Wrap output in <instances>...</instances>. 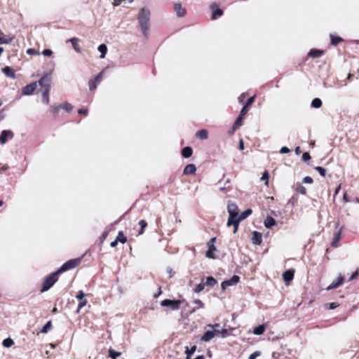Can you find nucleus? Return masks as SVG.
Masks as SVG:
<instances>
[{
  "mask_svg": "<svg viewBox=\"0 0 359 359\" xmlns=\"http://www.w3.org/2000/svg\"><path fill=\"white\" fill-rule=\"evenodd\" d=\"M151 12L147 8H142L140 9L138 14V23L142 29V34L144 37L147 38L149 36V28L150 22Z\"/></svg>",
  "mask_w": 359,
  "mask_h": 359,
  "instance_id": "nucleus-1",
  "label": "nucleus"
},
{
  "mask_svg": "<svg viewBox=\"0 0 359 359\" xmlns=\"http://www.w3.org/2000/svg\"><path fill=\"white\" fill-rule=\"evenodd\" d=\"M227 210L229 215L228 221H227V226H233V233H236L238 229V222L236 221V219L238 217V209L236 203H229L227 206Z\"/></svg>",
  "mask_w": 359,
  "mask_h": 359,
  "instance_id": "nucleus-2",
  "label": "nucleus"
},
{
  "mask_svg": "<svg viewBox=\"0 0 359 359\" xmlns=\"http://www.w3.org/2000/svg\"><path fill=\"white\" fill-rule=\"evenodd\" d=\"M81 257L68 260L57 270V273H62L79 266L81 262Z\"/></svg>",
  "mask_w": 359,
  "mask_h": 359,
  "instance_id": "nucleus-3",
  "label": "nucleus"
},
{
  "mask_svg": "<svg viewBox=\"0 0 359 359\" xmlns=\"http://www.w3.org/2000/svg\"><path fill=\"white\" fill-rule=\"evenodd\" d=\"M59 273H57V271L56 272L51 273L50 275L46 277L43 283L41 289L42 292L48 291L54 285V283L57 280V275Z\"/></svg>",
  "mask_w": 359,
  "mask_h": 359,
  "instance_id": "nucleus-4",
  "label": "nucleus"
},
{
  "mask_svg": "<svg viewBox=\"0 0 359 359\" xmlns=\"http://www.w3.org/2000/svg\"><path fill=\"white\" fill-rule=\"evenodd\" d=\"M182 302V301L181 300L164 299L161 302V306L163 307H170L172 310L177 311L180 309Z\"/></svg>",
  "mask_w": 359,
  "mask_h": 359,
  "instance_id": "nucleus-5",
  "label": "nucleus"
},
{
  "mask_svg": "<svg viewBox=\"0 0 359 359\" xmlns=\"http://www.w3.org/2000/svg\"><path fill=\"white\" fill-rule=\"evenodd\" d=\"M50 82L51 78L50 74H46L43 75L41 79L39 81V83L41 86L42 90L47 88V90H50Z\"/></svg>",
  "mask_w": 359,
  "mask_h": 359,
  "instance_id": "nucleus-6",
  "label": "nucleus"
},
{
  "mask_svg": "<svg viewBox=\"0 0 359 359\" xmlns=\"http://www.w3.org/2000/svg\"><path fill=\"white\" fill-rule=\"evenodd\" d=\"M239 280V276L234 275L229 280L223 281L221 285L222 290H225L229 286L236 285Z\"/></svg>",
  "mask_w": 359,
  "mask_h": 359,
  "instance_id": "nucleus-7",
  "label": "nucleus"
},
{
  "mask_svg": "<svg viewBox=\"0 0 359 359\" xmlns=\"http://www.w3.org/2000/svg\"><path fill=\"white\" fill-rule=\"evenodd\" d=\"M104 72H101L98 75H97L94 79H92L89 81V89L90 90H93L97 88V84H99L102 80V77Z\"/></svg>",
  "mask_w": 359,
  "mask_h": 359,
  "instance_id": "nucleus-8",
  "label": "nucleus"
},
{
  "mask_svg": "<svg viewBox=\"0 0 359 359\" xmlns=\"http://www.w3.org/2000/svg\"><path fill=\"white\" fill-rule=\"evenodd\" d=\"M14 137L13 133L10 130H4L1 132L0 135V142L5 144L8 139H12Z\"/></svg>",
  "mask_w": 359,
  "mask_h": 359,
  "instance_id": "nucleus-9",
  "label": "nucleus"
},
{
  "mask_svg": "<svg viewBox=\"0 0 359 359\" xmlns=\"http://www.w3.org/2000/svg\"><path fill=\"white\" fill-rule=\"evenodd\" d=\"M36 87V82L32 83L22 88V93L23 95H30L34 92Z\"/></svg>",
  "mask_w": 359,
  "mask_h": 359,
  "instance_id": "nucleus-10",
  "label": "nucleus"
},
{
  "mask_svg": "<svg viewBox=\"0 0 359 359\" xmlns=\"http://www.w3.org/2000/svg\"><path fill=\"white\" fill-rule=\"evenodd\" d=\"M174 9L176 12V15L179 18L184 17L187 13L185 8L182 7L181 3H175L174 5Z\"/></svg>",
  "mask_w": 359,
  "mask_h": 359,
  "instance_id": "nucleus-11",
  "label": "nucleus"
},
{
  "mask_svg": "<svg viewBox=\"0 0 359 359\" xmlns=\"http://www.w3.org/2000/svg\"><path fill=\"white\" fill-rule=\"evenodd\" d=\"M252 243L255 245H260L262 241V235L258 231H253L252 233Z\"/></svg>",
  "mask_w": 359,
  "mask_h": 359,
  "instance_id": "nucleus-12",
  "label": "nucleus"
},
{
  "mask_svg": "<svg viewBox=\"0 0 359 359\" xmlns=\"http://www.w3.org/2000/svg\"><path fill=\"white\" fill-rule=\"evenodd\" d=\"M344 280V277L340 274L336 282H332L327 287V290H331L340 286Z\"/></svg>",
  "mask_w": 359,
  "mask_h": 359,
  "instance_id": "nucleus-13",
  "label": "nucleus"
},
{
  "mask_svg": "<svg viewBox=\"0 0 359 359\" xmlns=\"http://www.w3.org/2000/svg\"><path fill=\"white\" fill-rule=\"evenodd\" d=\"M69 41L71 42L74 50L77 53H81V48L79 46V39L78 38L74 37V38H71L69 39Z\"/></svg>",
  "mask_w": 359,
  "mask_h": 359,
  "instance_id": "nucleus-14",
  "label": "nucleus"
},
{
  "mask_svg": "<svg viewBox=\"0 0 359 359\" xmlns=\"http://www.w3.org/2000/svg\"><path fill=\"white\" fill-rule=\"evenodd\" d=\"M283 277L285 283L291 281L294 278V271L292 269L287 270L283 273Z\"/></svg>",
  "mask_w": 359,
  "mask_h": 359,
  "instance_id": "nucleus-15",
  "label": "nucleus"
},
{
  "mask_svg": "<svg viewBox=\"0 0 359 359\" xmlns=\"http://www.w3.org/2000/svg\"><path fill=\"white\" fill-rule=\"evenodd\" d=\"M196 170V168L195 165L188 164L184 168L183 172L184 175H192V174L195 173Z\"/></svg>",
  "mask_w": 359,
  "mask_h": 359,
  "instance_id": "nucleus-16",
  "label": "nucleus"
},
{
  "mask_svg": "<svg viewBox=\"0 0 359 359\" xmlns=\"http://www.w3.org/2000/svg\"><path fill=\"white\" fill-rule=\"evenodd\" d=\"M13 40V37L6 36L3 32H0V44H8Z\"/></svg>",
  "mask_w": 359,
  "mask_h": 359,
  "instance_id": "nucleus-17",
  "label": "nucleus"
},
{
  "mask_svg": "<svg viewBox=\"0 0 359 359\" xmlns=\"http://www.w3.org/2000/svg\"><path fill=\"white\" fill-rule=\"evenodd\" d=\"M252 213V210L251 209H247L246 210L243 211V212H241V215H238V218L236 219V221L238 222V224H240V222L245 219V218H247L249 215H250Z\"/></svg>",
  "mask_w": 359,
  "mask_h": 359,
  "instance_id": "nucleus-18",
  "label": "nucleus"
},
{
  "mask_svg": "<svg viewBox=\"0 0 359 359\" xmlns=\"http://www.w3.org/2000/svg\"><path fill=\"white\" fill-rule=\"evenodd\" d=\"M196 137L201 140H207L208 138V132L205 129L200 130L196 133Z\"/></svg>",
  "mask_w": 359,
  "mask_h": 359,
  "instance_id": "nucleus-19",
  "label": "nucleus"
},
{
  "mask_svg": "<svg viewBox=\"0 0 359 359\" xmlns=\"http://www.w3.org/2000/svg\"><path fill=\"white\" fill-rule=\"evenodd\" d=\"M264 224L265 227L269 229L276 224V221L272 217H267Z\"/></svg>",
  "mask_w": 359,
  "mask_h": 359,
  "instance_id": "nucleus-20",
  "label": "nucleus"
},
{
  "mask_svg": "<svg viewBox=\"0 0 359 359\" xmlns=\"http://www.w3.org/2000/svg\"><path fill=\"white\" fill-rule=\"evenodd\" d=\"M215 337V332L213 331H207L202 336L201 340L204 341H209Z\"/></svg>",
  "mask_w": 359,
  "mask_h": 359,
  "instance_id": "nucleus-21",
  "label": "nucleus"
},
{
  "mask_svg": "<svg viewBox=\"0 0 359 359\" xmlns=\"http://www.w3.org/2000/svg\"><path fill=\"white\" fill-rule=\"evenodd\" d=\"M49 90H47V88H45L44 90H41V93H42V102L45 104H48L49 103Z\"/></svg>",
  "mask_w": 359,
  "mask_h": 359,
  "instance_id": "nucleus-22",
  "label": "nucleus"
},
{
  "mask_svg": "<svg viewBox=\"0 0 359 359\" xmlns=\"http://www.w3.org/2000/svg\"><path fill=\"white\" fill-rule=\"evenodd\" d=\"M192 149L190 147H186L182 150V155L184 158H189L192 155Z\"/></svg>",
  "mask_w": 359,
  "mask_h": 359,
  "instance_id": "nucleus-23",
  "label": "nucleus"
},
{
  "mask_svg": "<svg viewBox=\"0 0 359 359\" xmlns=\"http://www.w3.org/2000/svg\"><path fill=\"white\" fill-rule=\"evenodd\" d=\"M216 250V248L213 244L208 245V250L206 252V257L208 258L215 259L213 252Z\"/></svg>",
  "mask_w": 359,
  "mask_h": 359,
  "instance_id": "nucleus-24",
  "label": "nucleus"
},
{
  "mask_svg": "<svg viewBox=\"0 0 359 359\" xmlns=\"http://www.w3.org/2000/svg\"><path fill=\"white\" fill-rule=\"evenodd\" d=\"M341 238V231L339 230L338 232H337L334 234V236L333 238V240L332 241V246L333 247H337L338 243Z\"/></svg>",
  "mask_w": 359,
  "mask_h": 359,
  "instance_id": "nucleus-25",
  "label": "nucleus"
},
{
  "mask_svg": "<svg viewBox=\"0 0 359 359\" xmlns=\"http://www.w3.org/2000/svg\"><path fill=\"white\" fill-rule=\"evenodd\" d=\"M98 51L100 53V57L104 58L107 52V47L105 44H101L97 48Z\"/></svg>",
  "mask_w": 359,
  "mask_h": 359,
  "instance_id": "nucleus-26",
  "label": "nucleus"
},
{
  "mask_svg": "<svg viewBox=\"0 0 359 359\" xmlns=\"http://www.w3.org/2000/svg\"><path fill=\"white\" fill-rule=\"evenodd\" d=\"M2 72L8 77L14 79L15 78V72L13 69H1Z\"/></svg>",
  "mask_w": 359,
  "mask_h": 359,
  "instance_id": "nucleus-27",
  "label": "nucleus"
},
{
  "mask_svg": "<svg viewBox=\"0 0 359 359\" xmlns=\"http://www.w3.org/2000/svg\"><path fill=\"white\" fill-rule=\"evenodd\" d=\"M265 330V327L264 325H260L257 327H256L254 330H253V333L256 335H260L264 333Z\"/></svg>",
  "mask_w": 359,
  "mask_h": 359,
  "instance_id": "nucleus-28",
  "label": "nucleus"
},
{
  "mask_svg": "<svg viewBox=\"0 0 359 359\" xmlns=\"http://www.w3.org/2000/svg\"><path fill=\"white\" fill-rule=\"evenodd\" d=\"M217 283V281L215 278L209 276L207 278L206 283L205 285L207 286L213 287L214 285H216Z\"/></svg>",
  "mask_w": 359,
  "mask_h": 359,
  "instance_id": "nucleus-29",
  "label": "nucleus"
},
{
  "mask_svg": "<svg viewBox=\"0 0 359 359\" xmlns=\"http://www.w3.org/2000/svg\"><path fill=\"white\" fill-rule=\"evenodd\" d=\"M243 116H241V115L238 116V117L236 118L234 124H233V130H236L237 128H238L240 126H242L243 124Z\"/></svg>",
  "mask_w": 359,
  "mask_h": 359,
  "instance_id": "nucleus-30",
  "label": "nucleus"
},
{
  "mask_svg": "<svg viewBox=\"0 0 359 359\" xmlns=\"http://www.w3.org/2000/svg\"><path fill=\"white\" fill-rule=\"evenodd\" d=\"M311 106L313 108H320L322 106V101L319 98H314L311 102Z\"/></svg>",
  "mask_w": 359,
  "mask_h": 359,
  "instance_id": "nucleus-31",
  "label": "nucleus"
},
{
  "mask_svg": "<svg viewBox=\"0 0 359 359\" xmlns=\"http://www.w3.org/2000/svg\"><path fill=\"white\" fill-rule=\"evenodd\" d=\"M296 191L301 194H303V195H305L306 194V188L304 186H302L301 184H297Z\"/></svg>",
  "mask_w": 359,
  "mask_h": 359,
  "instance_id": "nucleus-32",
  "label": "nucleus"
},
{
  "mask_svg": "<svg viewBox=\"0 0 359 359\" xmlns=\"http://www.w3.org/2000/svg\"><path fill=\"white\" fill-rule=\"evenodd\" d=\"M109 355L110 358H111L112 359H116L118 356L121 355V353L120 352H117L113 349H109Z\"/></svg>",
  "mask_w": 359,
  "mask_h": 359,
  "instance_id": "nucleus-33",
  "label": "nucleus"
},
{
  "mask_svg": "<svg viewBox=\"0 0 359 359\" xmlns=\"http://www.w3.org/2000/svg\"><path fill=\"white\" fill-rule=\"evenodd\" d=\"M116 239L118 240V242H121L122 243H125L127 241L126 237L123 235V232L121 231L118 232Z\"/></svg>",
  "mask_w": 359,
  "mask_h": 359,
  "instance_id": "nucleus-34",
  "label": "nucleus"
},
{
  "mask_svg": "<svg viewBox=\"0 0 359 359\" xmlns=\"http://www.w3.org/2000/svg\"><path fill=\"white\" fill-rule=\"evenodd\" d=\"M196 349V346H194L193 347H191V349H189V348L187 347V350H186L187 359H191V355L195 352Z\"/></svg>",
  "mask_w": 359,
  "mask_h": 359,
  "instance_id": "nucleus-35",
  "label": "nucleus"
},
{
  "mask_svg": "<svg viewBox=\"0 0 359 359\" xmlns=\"http://www.w3.org/2000/svg\"><path fill=\"white\" fill-rule=\"evenodd\" d=\"M14 344L13 339L8 338L3 341V345L4 347L9 348Z\"/></svg>",
  "mask_w": 359,
  "mask_h": 359,
  "instance_id": "nucleus-36",
  "label": "nucleus"
},
{
  "mask_svg": "<svg viewBox=\"0 0 359 359\" xmlns=\"http://www.w3.org/2000/svg\"><path fill=\"white\" fill-rule=\"evenodd\" d=\"M222 14H223L222 10L219 8H217L212 13V18L213 20H215L217 16H221V15H222Z\"/></svg>",
  "mask_w": 359,
  "mask_h": 359,
  "instance_id": "nucleus-37",
  "label": "nucleus"
},
{
  "mask_svg": "<svg viewBox=\"0 0 359 359\" xmlns=\"http://www.w3.org/2000/svg\"><path fill=\"white\" fill-rule=\"evenodd\" d=\"M323 53V51L318 50H311L309 55L311 57H319Z\"/></svg>",
  "mask_w": 359,
  "mask_h": 359,
  "instance_id": "nucleus-38",
  "label": "nucleus"
},
{
  "mask_svg": "<svg viewBox=\"0 0 359 359\" xmlns=\"http://www.w3.org/2000/svg\"><path fill=\"white\" fill-rule=\"evenodd\" d=\"M139 224L141 226V229L139 232V234H142L143 232H144V229L147 227V223L145 220L144 219H141L140 222H139Z\"/></svg>",
  "mask_w": 359,
  "mask_h": 359,
  "instance_id": "nucleus-39",
  "label": "nucleus"
},
{
  "mask_svg": "<svg viewBox=\"0 0 359 359\" xmlns=\"http://www.w3.org/2000/svg\"><path fill=\"white\" fill-rule=\"evenodd\" d=\"M51 327V322L50 321H48L47 322V323L43 327V328L41 329V332L42 333H46L48 332V330L50 329Z\"/></svg>",
  "mask_w": 359,
  "mask_h": 359,
  "instance_id": "nucleus-40",
  "label": "nucleus"
},
{
  "mask_svg": "<svg viewBox=\"0 0 359 359\" xmlns=\"http://www.w3.org/2000/svg\"><path fill=\"white\" fill-rule=\"evenodd\" d=\"M205 284L203 283H201L199 284H198L196 287V288L194 289V292H196V293H199L201 292L205 287Z\"/></svg>",
  "mask_w": 359,
  "mask_h": 359,
  "instance_id": "nucleus-41",
  "label": "nucleus"
},
{
  "mask_svg": "<svg viewBox=\"0 0 359 359\" xmlns=\"http://www.w3.org/2000/svg\"><path fill=\"white\" fill-rule=\"evenodd\" d=\"M61 107L67 112H70L74 108V107L69 103H65L64 105Z\"/></svg>",
  "mask_w": 359,
  "mask_h": 359,
  "instance_id": "nucleus-42",
  "label": "nucleus"
},
{
  "mask_svg": "<svg viewBox=\"0 0 359 359\" xmlns=\"http://www.w3.org/2000/svg\"><path fill=\"white\" fill-rule=\"evenodd\" d=\"M261 180L262 181H265V184L266 185H268L269 184V172L267 171H265L262 177H261Z\"/></svg>",
  "mask_w": 359,
  "mask_h": 359,
  "instance_id": "nucleus-43",
  "label": "nucleus"
},
{
  "mask_svg": "<svg viewBox=\"0 0 359 359\" xmlns=\"http://www.w3.org/2000/svg\"><path fill=\"white\" fill-rule=\"evenodd\" d=\"M86 304H87V300L86 299L81 300V302H79V304L78 305L77 313H79L81 311V309L83 306H85Z\"/></svg>",
  "mask_w": 359,
  "mask_h": 359,
  "instance_id": "nucleus-44",
  "label": "nucleus"
},
{
  "mask_svg": "<svg viewBox=\"0 0 359 359\" xmlns=\"http://www.w3.org/2000/svg\"><path fill=\"white\" fill-rule=\"evenodd\" d=\"M332 43L334 46L337 45L340 41H341V39L340 37H334L331 35Z\"/></svg>",
  "mask_w": 359,
  "mask_h": 359,
  "instance_id": "nucleus-45",
  "label": "nucleus"
},
{
  "mask_svg": "<svg viewBox=\"0 0 359 359\" xmlns=\"http://www.w3.org/2000/svg\"><path fill=\"white\" fill-rule=\"evenodd\" d=\"M315 170H317L321 176L324 177L325 175V170L323 168L317 166L315 168Z\"/></svg>",
  "mask_w": 359,
  "mask_h": 359,
  "instance_id": "nucleus-46",
  "label": "nucleus"
},
{
  "mask_svg": "<svg viewBox=\"0 0 359 359\" xmlns=\"http://www.w3.org/2000/svg\"><path fill=\"white\" fill-rule=\"evenodd\" d=\"M86 294L85 293L82 291V290H80L79 292V294L76 296V298L78 299V300H83V298L85 297Z\"/></svg>",
  "mask_w": 359,
  "mask_h": 359,
  "instance_id": "nucleus-47",
  "label": "nucleus"
},
{
  "mask_svg": "<svg viewBox=\"0 0 359 359\" xmlns=\"http://www.w3.org/2000/svg\"><path fill=\"white\" fill-rule=\"evenodd\" d=\"M255 95H254V96L250 97L248 100V101H247V102L245 103V106H246L247 107H248L250 105H251V104L253 103V102L255 101Z\"/></svg>",
  "mask_w": 359,
  "mask_h": 359,
  "instance_id": "nucleus-48",
  "label": "nucleus"
},
{
  "mask_svg": "<svg viewBox=\"0 0 359 359\" xmlns=\"http://www.w3.org/2000/svg\"><path fill=\"white\" fill-rule=\"evenodd\" d=\"M311 159V156L308 152H305L302 155V160L305 162Z\"/></svg>",
  "mask_w": 359,
  "mask_h": 359,
  "instance_id": "nucleus-49",
  "label": "nucleus"
},
{
  "mask_svg": "<svg viewBox=\"0 0 359 359\" xmlns=\"http://www.w3.org/2000/svg\"><path fill=\"white\" fill-rule=\"evenodd\" d=\"M259 355H260V352L255 351L249 356L248 359H256V358H257Z\"/></svg>",
  "mask_w": 359,
  "mask_h": 359,
  "instance_id": "nucleus-50",
  "label": "nucleus"
},
{
  "mask_svg": "<svg viewBox=\"0 0 359 359\" xmlns=\"http://www.w3.org/2000/svg\"><path fill=\"white\" fill-rule=\"evenodd\" d=\"M303 182L306 184H312L313 183V179L311 177H305L303 179Z\"/></svg>",
  "mask_w": 359,
  "mask_h": 359,
  "instance_id": "nucleus-51",
  "label": "nucleus"
},
{
  "mask_svg": "<svg viewBox=\"0 0 359 359\" xmlns=\"http://www.w3.org/2000/svg\"><path fill=\"white\" fill-rule=\"evenodd\" d=\"M60 108V107H59V106H53V107H51V111H52L54 114H58V112H59Z\"/></svg>",
  "mask_w": 359,
  "mask_h": 359,
  "instance_id": "nucleus-52",
  "label": "nucleus"
},
{
  "mask_svg": "<svg viewBox=\"0 0 359 359\" xmlns=\"http://www.w3.org/2000/svg\"><path fill=\"white\" fill-rule=\"evenodd\" d=\"M53 52L50 49H45L43 50L42 54L45 56H50Z\"/></svg>",
  "mask_w": 359,
  "mask_h": 359,
  "instance_id": "nucleus-53",
  "label": "nucleus"
},
{
  "mask_svg": "<svg viewBox=\"0 0 359 359\" xmlns=\"http://www.w3.org/2000/svg\"><path fill=\"white\" fill-rule=\"evenodd\" d=\"M297 199L294 198V196H292L287 202L288 204L292 205V206H294L297 203Z\"/></svg>",
  "mask_w": 359,
  "mask_h": 359,
  "instance_id": "nucleus-54",
  "label": "nucleus"
},
{
  "mask_svg": "<svg viewBox=\"0 0 359 359\" xmlns=\"http://www.w3.org/2000/svg\"><path fill=\"white\" fill-rule=\"evenodd\" d=\"M248 107H247L246 106H245V105L243 106V107L242 108V109L240 112V115L241 116L243 117L246 114V113L248 112Z\"/></svg>",
  "mask_w": 359,
  "mask_h": 359,
  "instance_id": "nucleus-55",
  "label": "nucleus"
},
{
  "mask_svg": "<svg viewBox=\"0 0 359 359\" xmlns=\"http://www.w3.org/2000/svg\"><path fill=\"white\" fill-rule=\"evenodd\" d=\"M209 326L214 329L213 332H215H215L216 333H219V330L218 329V327H219V324H215L213 325H209Z\"/></svg>",
  "mask_w": 359,
  "mask_h": 359,
  "instance_id": "nucleus-56",
  "label": "nucleus"
},
{
  "mask_svg": "<svg viewBox=\"0 0 359 359\" xmlns=\"http://www.w3.org/2000/svg\"><path fill=\"white\" fill-rule=\"evenodd\" d=\"M289 152L290 149L287 147H283L280 150V154H287Z\"/></svg>",
  "mask_w": 359,
  "mask_h": 359,
  "instance_id": "nucleus-57",
  "label": "nucleus"
},
{
  "mask_svg": "<svg viewBox=\"0 0 359 359\" xmlns=\"http://www.w3.org/2000/svg\"><path fill=\"white\" fill-rule=\"evenodd\" d=\"M194 304L198 305V307H201V308H203L204 306L203 303L200 299L195 300Z\"/></svg>",
  "mask_w": 359,
  "mask_h": 359,
  "instance_id": "nucleus-58",
  "label": "nucleus"
},
{
  "mask_svg": "<svg viewBox=\"0 0 359 359\" xmlns=\"http://www.w3.org/2000/svg\"><path fill=\"white\" fill-rule=\"evenodd\" d=\"M220 334H222L223 337H225L228 334V330L226 329H222L221 331L219 330Z\"/></svg>",
  "mask_w": 359,
  "mask_h": 359,
  "instance_id": "nucleus-59",
  "label": "nucleus"
},
{
  "mask_svg": "<svg viewBox=\"0 0 359 359\" xmlns=\"http://www.w3.org/2000/svg\"><path fill=\"white\" fill-rule=\"evenodd\" d=\"M358 271H355V272H354V273L351 276V277H350V278H349V280H349V281H351V280H353L354 278H355L358 276Z\"/></svg>",
  "mask_w": 359,
  "mask_h": 359,
  "instance_id": "nucleus-60",
  "label": "nucleus"
},
{
  "mask_svg": "<svg viewBox=\"0 0 359 359\" xmlns=\"http://www.w3.org/2000/svg\"><path fill=\"white\" fill-rule=\"evenodd\" d=\"M246 95H245V93H242L240 97H238V101L239 102H243V100H245Z\"/></svg>",
  "mask_w": 359,
  "mask_h": 359,
  "instance_id": "nucleus-61",
  "label": "nucleus"
},
{
  "mask_svg": "<svg viewBox=\"0 0 359 359\" xmlns=\"http://www.w3.org/2000/svg\"><path fill=\"white\" fill-rule=\"evenodd\" d=\"M78 112L81 114L86 115L88 114V110L84 109H79Z\"/></svg>",
  "mask_w": 359,
  "mask_h": 359,
  "instance_id": "nucleus-62",
  "label": "nucleus"
},
{
  "mask_svg": "<svg viewBox=\"0 0 359 359\" xmlns=\"http://www.w3.org/2000/svg\"><path fill=\"white\" fill-rule=\"evenodd\" d=\"M337 306H338V304L337 303L333 302V303L330 304V309H334Z\"/></svg>",
  "mask_w": 359,
  "mask_h": 359,
  "instance_id": "nucleus-63",
  "label": "nucleus"
},
{
  "mask_svg": "<svg viewBox=\"0 0 359 359\" xmlns=\"http://www.w3.org/2000/svg\"><path fill=\"white\" fill-rule=\"evenodd\" d=\"M239 149L241 150H243L244 149V142H243V140H241L239 141Z\"/></svg>",
  "mask_w": 359,
  "mask_h": 359,
  "instance_id": "nucleus-64",
  "label": "nucleus"
}]
</instances>
